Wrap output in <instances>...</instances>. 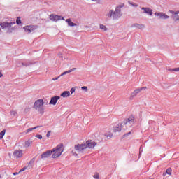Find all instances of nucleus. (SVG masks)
Returning a JSON list of instances; mask_svg holds the SVG:
<instances>
[{"label":"nucleus","instance_id":"13","mask_svg":"<svg viewBox=\"0 0 179 179\" xmlns=\"http://www.w3.org/2000/svg\"><path fill=\"white\" fill-rule=\"evenodd\" d=\"M50 155H52V151H51V150L41 154V159H47L48 157H50Z\"/></svg>","mask_w":179,"mask_h":179},{"label":"nucleus","instance_id":"1","mask_svg":"<svg viewBox=\"0 0 179 179\" xmlns=\"http://www.w3.org/2000/svg\"><path fill=\"white\" fill-rule=\"evenodd\" d=\"M135 121V117L131 115L129 118L124 120L122 124H117L113 129V132H120L121 131V128L122 125H131V124H134Z\"/></svg>","mask_w":179,"mask_h":179},{"label":"nucleus","instance_id":"23","mask_svg":"<svg viewBox=\"0 0 179 179\" xmlns=\"http://www.w3.org/2000/svg\"><path fill=\"white\" fill-rule=\"evenodd\" d=\"M5 134H6V130L3 129L1 133H0V139H2L3 136H5Z\"/></svg>","mask_w":179,"mask_h":179},{"label":"nucleus","instance_id":"42","mask_svg":"<svg viewBox=\"0 0 179 179\" xmlns=\"http://www.w3.org/2000/svg\"><path fill=\"white\" fill-rule=\"evenodd\" d=\"M93 1V2H97V1H100V0H92Z\"/></svg>","mask_w":179,"mask_h":179},{"label":"nucleus","instance_id":"10","mask_svg":"<svg viewBox=\"0 0 179 179\" xmlns=\"http://www.w3.org/2000/svg\"><path fill=\"white\" fill-rule=\"evenodd\" d=\"M13 156L17 159H20L23 156V151L22 150H16L13 152Z\"/></svg>","mask_w":179,"mask_h":179},{"label":"nucleus","instance_id":"7","mask_svg":"<svg viewBox=\"0 0 179 179\" xmlns=\"http://www.w3.org/2000/svg\"><path fill=\"white\" fill-rule=\"evenodd\" d=\"M50 20H52V22H58V20H65L64 17L58 15H54V14H51L50 15Z\"/></svg>","mask_w":179,"mask_h":179},{"label":"nucleus","instance_id":"15","mask_svg":"<svg viewBox=\"0 0 179 179\" xmlns=\"http://www.w3.org/2000/svg\"><path fill=\"white\" fill-rule=\"evenodd\" d=\"M143 89H146V87H141V88H138L136 90H134L133 92V93L131 94V96L133 97H135L136 96H137L138 94L141 93V92H142L143 90Z\"/></svg>","mask_w":179,"mask_h":179},{"label":"nucleus","instance_id":"8","mask_svg":"<svg viewBox=\"0 0 179 179\" xmlns=\"http://www.w3.org/2000/svg\"><path fill=\"white\" fill-rule=\"evenodd\" d=\"M24 30L25 33H27L28 34L31 33V31H34L36 30V26L34 25H27L24 27Z\"/></svg>","mask_w":179,"mask_h":179},{"label":"nucleus","instance_id":"12","mask_svg":"<svg viewBox=\"0 0 179 179\" xmlns=\"http://www.w3.org/2000/svg\"><path fill=\"white\" fill-rule=\"evenodd\" d=\"M61 99V97L58 96H55L51 98L49 104H52V106H55L57 104V101H58Z\"/></svg>","mask_w":179,"mask_h":179},{"label":"nucleus","instance_id":"17","mask_svg":"<svg viewBox=\"0 0 179 179\" xmlns=\"http://www.w3.org/2000/svg\"><path fill=\"white\" fill-rule=\"evenodd\" d=\"M66 22L68 24V26H70V27H75L77 26V24L73 23L71 19L66 20Z\"/></svg>","mask_w":179,"mask_h":179},{"label":"nucleus","instance_id":"28","mask_svg":"<svg viewBox=\"0 0 179 179\" xmlns=\"http://www.w3.org/2000/svg\"><path fill=\"white\" fill-rule=\"evenodd\" d=\"M129 5H131V6H134L135 8H138V4L135 3H132L129 1Z\"/></svg>","mask_w":179,"mask_h":179},{"label":"nucleus","instance_id":"41","mask_svg":"<svg viewBox=\"0 0 179 179\" xmlns=\"http://www.w3.org/2000/svg\"><path fill=\"white\" fill-rule=\"evenodd\" d=\"M59 58H62V54L59 55Z\"/></svg>","mask_w":179,"mask_h":179},{"label":"nucleus","instance_id":"4","mask_svg":"<svg viewBox=\"0 0 179 179\" xmlns=\"http://www.w3.org/2000/svg\"><path fill=\"white\" fill-rule=\"evenodd\" d=\"M34 108L36 111H38V114L43 115L45 113L44 111V100L43 99H38L34 103Z\"/></svg>","mask_w":179,"mask_h":179},{"label":"nucleus","instance_id":"30","mask_svg":"<svg viewBox=\"0 0 179 179\" xmlns=\"http://www.w3.org/2000/svg\"><path fill=\"white\" fill-rule=\"evenodd\" d=\"M36 138H38V139H43V136H41V134H38L36 136Z\"/></svg>","mask_w":179,"mask_h":179},{"label":"nucleus","instance_id":"40","mask_svg":"<svg viewBox=\"0 0 179 179\" xmlns=\"http://www.w3.org/2000/svg\"><path fill=\"white\" fill-rule=\"evenodd\" d=\"M2 76H3V75L2 74V73H0V78H2Z\"/></svg>","mask_w":179,"mask_h":179},{"label":"nucleus","instance_id":"3","mask_svg":"<svg viewBox=\"0 0 179 179\" xmlns=\"http://www.w3.org/2000/svg\"><path fill=\"white\" fill-rule=\"evenodd\" d=\"M52 152V158L58 159L64 152V144H59L55 148L50 150Z\"/></svg>","mask_w":179,"mask_h":179},{"label":"nucleus","instance_id":"31","mask_svg":"<svg viewBox=\"0 0 179 179\" xmlns=\"http://www.w3.org/2000/svg\"><path fill=\"white\" fill-rule=\"evenodd\" d=\"M82 90H85V92H87V87L84 86L81 87Z\"/></svg>","mask_w":179,"mask_h":179},{"label":"nucleus","instance_id":"2","mask_svg":"<svg viewBox=\"0 0 179 179\" xmlns=\"http://www.w3.org/2000/svg\"><path fill=\"white\" fill-rule=\"evenodd\" d=\"M121 8H124V4L116 7L115 11L114 10H110L109 12L106 14L107 17L109 19H110V17H113V19H118V17H120Z\"/></svg>","mask_w":179,"mask_h":179},{"label":"nucleus","instance_id":"36","mask_svg":"<svg viewBox=\"0 0 179 179\" xmlns=\"http://www.w3.org/2000/svg\"><path fill=\"white\" fill-rule=\"evenodd\" d=\"M169 72H174V69H169Z\"/></svg>","mask_w":179,"mask_h":179},{"label":"nucleus","instance_id":"37","mask_svg":"<svg viewBox=\"0 0 179 179\" xmlns=\"http://www.w3.org/2000/svg\"><path fill=\"white\" fill-rule=\"evenodd\" d=\"M59 78V77L53 78H52V80H58Z\"/></svg>","mask_w":179,"mask_h":179},{"label":"nucleus","instance_id":"26","mask_svg":"<svg viewBox=\"0 0 179 179\" xmlns=\"http://www.w3.org/2000/svg\"><path fill=\"white\" fill-rule=\"evenodd\" d=\"M10 115H13V117H16V115H17V112H16L15 110H12L10 112Z\"/></svg>","mask_w":179,"mask_h":179},{"label":"nucleus","instance_id":"34","mask_svg":"<svg viewBox=\"0 0 179 179\" xmlns=\"http://www.w3.org/2000/svg\"><path fill=\"white\" fill-rule=\"evenodd\" d=\"M134 26L135 27H142V25H140L138 24H135Z\"/></svg>","mask_w":179,"mask_h":179},{"label":"nucleus","instance_id":"20","mask_svg":"<svg viewBox=\"0 0 179 179\" xmlns=\"http://www.w3.org/2000/svg\"><path fill=\"white\" fill-rule=\"evenodd\" d=\"M73 71H76V68H72L70 70H68V71H66L64 72H63L62 74H61V76H64V75H66L68 73H71V72H73Z\"/></svg>","mask_w":179,"mask_h":179},{"label":"nucleus","instance_id":"32","mask_svg":"<svg viewBox=\"0 0 179 179\" xmlns=\"http://www.w3.org/2000/svg\"><path fill=\"white\" fill-rule=\"evenodd\" d=\"M71 94H73V93H75V88L74 87H72L71 89Z\"/></svg>","mask_w":179,"mask_h":179},{"label":"nucleus","instance_id":"6","mask_svg":"<svg viewBox=\"0 0 179 179\" xmlns=\"http://www.w3.org/2000/svg\"><path fill=\"white\" fill-rule=\"evenodd\" d=\"M75 150L78 152V153H83L85 149H87V145L86 144H78L74 146Z\"/></svg>","mask_w":179,"mask_h":179},{"label":"nucleus","instance_id":"19","mask_svg":"<svg viewBox=\"0 0 179 179\" xmlns=\"http://www.w3.org/2000/svg\"><path fill=\"white\" fill-rule=\"evenodd\" d=\"M173 172V170L171 168H168L165 173L162 174L163 177H166V174H169V176H171V173Z\"/></svg>","mask_w":179,"mask_h":179},{"label":"nucleus","instance_id":"33","mask_svg":"<svg viewBox=\"0 0 179 179\" xmlns=\"http://www.w3.org/2000/svg\"><path fill=\"white\" fill-rule=\"evenodd\" d=\"M51 134V131H48L47 134H46V137L48 138L49 136H50V134Z\"/></svg>","mask_w":179,"mask_h":179},{"label":"nucleus","instance_id":"27","mask_svg":"<svg viewBox=\"0 0 179 179\" xmlns=\"http://www.w3.org/2000/svg\"><path fill=\"white\" fill-rule=\"evenodd\" d=\"M16 23H17V24H22V20H20V17H17Z\"/></svg>","mask_w":179,"mask_h":179},{"label":"nucleus","instance_id":"14","mask_svg":"<svg viewBox=\"0 0 179 179\" xmlns=\"http://www.w3.org/2000/svg\"><path fill=\"white\" fill-rule=\"evenodd\" d=\"M156 16H159V19H169V15L164 14V13H155Z\"/></svg>","mask_w":179,"mask_h":179},{"label":"nucleus","instance_id":"29","mask_svg":"<svg viewBox=\"0 0 179 179\" xmlns=\"http://www.w3.org/2000/svg\"><path fill=\"white\" fill-rule=\"evenodd\" d=\"M27 169V167L24 166V168L21 169L19 171V173H22Z\"/></svg>","mask_w":179,"mask_h":179},{"label":"nucleus","instance_id":"39","mask_svg":"<svg viewBox=\"0 0 179 179\" xmlns=\"http://www.w3.org/2000/svg\"><path fill=\"white\" fill-rule=\"evenodd\" d=\"M128 135H131V132H129L128 134H125L124 136H128Z\"/></svg>","mask_w":179,"mask_h":179},{"label":"nucleus","instance_id":"25","mask_svg":"<svg viewBox=\"0 0 179 179\" xmlns=\"http://www.w3.org/2000/svg\"><path fill=\"white\" fill-rule=\"evenodd\" d=\"M100 29H101V30H103V31H106V30H107V27H106V26L103 24L100 25Z\"/></svg>","mask_w":179,"mask_h":179},{"label":"nucleus","instance_id":"43","mask_svg":"<svg viewBox=\"0 0 179 179\" xmlns=\"http://www.w3.org/2000/svg\"><path fill=\"white\" fill-rule=\"evenodd\" d=\"M0 31H1V29H0Z\"/></svg>","mask_w":179,"mask_h":179},{"label":"nucleus","instance_id":"5","mask_svg":"<svg viewBox=\"0 0 179 179\" xmlns=\"http://www.w3.org/2000/svg\"><path fill=\"white\" fill-rule=\"evenodd\" d=\"M14 24H16L15 22H1L0 23V26L1 29H8L9 31H12V30H15V28L12 27Z\"/></svg>","mask_w":179,"mask_h":179},{"label":"nucleus","instance_id":"18","mask_svg":"<svg viewBox=\"0 0 179 179\" xmlns=\"http://www.w3.org/2000/svg\"><path fill=\"white\" fill-rule=\"evenodd\" d=\"M32 143H33V141H31V139H29L25 141L24 146V148H30Z\"/></svg>","mask_w":179,"mask_h":179},{"label":"nucleus","instance_id":"9","mask_svg":"<svg viewBox=\"0 0 179 179\" xmlns=\"http://www.w3.org/2000/svg\"><path fill=\"white\" fill-rule=\"evenodd\" d=\"M169 13H171L172 16V19H173V20H175V22H177V20H179V10L178 11H173V10H169Z\"/></svg>","mask_w":179,"mask_h":179},{"label":"nucleus","instance_id":"38","mask_svg":"<svg viewBox=\"0 0 179 179\" xmlns=\"http://www.w3.org/2000/svg\"><path fill=\"white\" fill-rule=\"evenodd\" d=\"M13 174V176H17V174H19V173L18 172H15Z\"/></svg>","mask_w":179,"mask_h":179},{"label":"nucleus","instance_id":"16","mask_svg":"<svg viewBox=\"0 0 179 179\" xmlns=\"http://www.w3.org/2000/svg\"><path fill=\"white\" fill-rule=\"evenodd\" d=\"M142 10H144V13H146L147 15H150V16H152V15H153V12L152 10V9L149 8H144L143 7Z\"/></svg>","mask_w":179,"mask_h":179},{"label":"nucleus","instance_id":"11","mask_svg":"<svg viewBox=\"0 0 179 179\" xmlns=\"http://www.w3.org/2000/svg\"><path fill=\"white\" fill-rule=\"evenodd\" d=\"M96 145H97V143L92 141H87L85 144L87 148H88L89 149H93V148H94Z\"/></svg>","mask_w":179,"mask_h":179},{"label":"nucleus","instance_id":"44","mask_svg":"<svg viewBox=\"0 0 179 179\" xmlns=\"http://www.w3.org/2000/svg\"><path fill=\"white\" fill-rule=\"evenodd\" d=\"M0 178H1V176H0Z\"/></svg>","mask_w":179,"mask_h":179},{"label":"nucleus","instance_id":"22","mask_svg":"<svg viewBox=\"0 0 179 179\" xmlns=\"http://www.w3.org/2000/svg\"><path fill=\"white\" fill-rule=\"evenodd\" d=\"M40 127H41V126H36L35 127L29 128L27 129L26 134H29V132H31V131H34V129H37V128H40Z\"/></svg>","mask_w":179,"mask_h":179},{"label":"nucleus","instance_id":"24","mask_svg":"<svg viewBox=\"0 0 179 179\" xmlns=\"http://www.w3.org/2000/svg\"><path fill=\"white\" fill-rule=\"evenodd\" d=\"M93 178L99 179L100 178V175L97 172H95L93 175Z\"/></svg>","mask_w":179,"mask_h":179},{"label":"nucleus","instance_id":"21","mask_svg":"<svg viewBox=\"0 0 179 179\" xmlns=\"http://www.w3.org/2000/svg\"><path fill=\"white\" fill-rule=\"evenodd\" d=\"M69 96H71L69 91H64L61 94L62 97H69Z\"/></svg>","mask_w":179,"mask_h":179},{"label":"nucleus","instance_id":"35","mask_svg":"<svg viewBox=\"0 0 179 179\" xmlns=\"http://www.w3.org/2000/svg\"><path fill=\"white\" fill-rule=\"evenodd\" d=\"M174 72H178L179 71V67L173 69Z\"/></svg>","mask_w":179,"mask_h":179}]
</instances>
